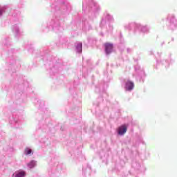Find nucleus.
I'll use <instances>...</instances> for the list:
<instances>
[{
    "mask_svg": "<svg viewBox=\"0 0 177 177\" xmlns=\"http://www.w3.org/2000/svg\"><path fill=\"white\" fill-rule=\"evenodd\" d=\"M118 135H124V133H127V126L125 124L120 126L118 128Z\"/></svg>",
    "mask_w": 177,
    "mask_h": 177,
    "instance_id": "1",
    "label": "nucleus"
},
{
    "mask_svg": "<svg viewBox=\"0 0 177 177\" xmlns=\"http://www.w3.org/2000/svg\"><path fill=\"white\" fill-rule=\"evenodd\" d=\"M26 176V171H18L15 176V177H25Z\"/></svg>",
    "mask_w": 177,
    "mask_h": 177,
    "instance_id": "4",
    "label": "nucleus"
},
{
    "mask_svg": "<svg viewBox=\"0 0 177 177\" xmlns=\"http://www.w3.org/2000/svg\"><path fill=\"white\" fill-rule=\"evenodd\" d=\"M133 86H134V84H133V82H127L126 83L127 91H132V89H133Z\"/></svg>",
    "mask_w": 177,
    "mask_h": 177,
    "instance_id": "3",
    "label": "nucleus"
},
{
    "mask_svg": "<svg viewBox=\"0 0 177 177\" xmlns=\"http://www.w3.org/2000/svg\"><path fill=\"white\" fill-rule=\"evenodd\" d=\"M2 15V10L0 9V16Z\"/></svg>",
    "mask_w": 177,
    "mask_h": 177,
    "instance_id": "8",
    "label": "nucleus"
},
{
    "mask_svg": "<svg viewBox=\"0 0 177 177\" xmlns=\"http://www.w3.org/2000/svg\"><path fill=\"white\" fill-rule=\"evenodd\" d=\"M37 165V162L32 160L30 163L28 164L29 168H34Z\"/></svg>",
    "mask_w": 177,
    "mask_h": 177,
    "instance_id": "5",
    "label": "nucleus"
},
{
    "mask_svg": "<svg viewBox=\"0 0 177 177\" xmlns=\"http://www.w3.org/2000/svg\"><path fill=\"white\" fill-rule=\"evenodd\" d=\"M104 46L106 53H107V55H109V53H111V50H113V44L110 43H106Z\"/></svg>",
    "mask_w": 177,
    "mask_h": 177,
    "instance_id": "2",
    "label": "nucleus"
},
{
    "mask_svg": "<svg viewBox=\"0 0 177 177\" xmlns=\"http://www.w3.org/2000/svg\"><path fill=\"white\" fill-rule=\"evenodd\" d=\"M26 154H31L32 151H31V149H26Z\"/></svg>",
    "mask_w": 177,
    "mask_h": 177,
    "instance_id": "7",
    "label": "nucleus"
},
{
    "mask_svg": "<svg viewBox=\"0 0 177 177\" xmlns=\"http://www.w3.org/2000/svg\"><path fill=\"white\" fill-rule=\"evenodd\" d=\"M77 49L78 50H80V52L82 51V43H80L77 45Z\"/></svg>",
    "mask_w": 177,
    "mask_h": 177,
    "instance_id": "6",
    "label": "nucleus"
}]
</instances>
